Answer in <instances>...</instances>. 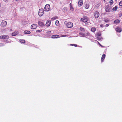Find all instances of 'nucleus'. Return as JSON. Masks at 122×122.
I'll list each match as a JSON object with an SVG mask.
<instances>
[{
    "mask_svg": "<svg viewBox=\"0 0 122 122\" xmlns=\"http://www.w3.org/2000/svg\"><path fill=\"white\" fill-rule=\"evenodd\" d=\"M88 20V18L86 16H84L81 18L80 21L81 22L85 23L87 22Z\"/></svg>",
    "mask_w": 122,
    "mask_h": 122,
    "instance_id": "obj_1",
    "label": "nucleus"
},
{
    "mask_svg": "<svg viewBox=\"0 0 122 122\" xmlns=\"http://www.w3.org/2000/svg\"><path fill=\"white\" fill-rule=\"evenodd\" d=\"M65 24L66 25L68 28H70L73 26V24L72 23L69 22H67L65 21L64 22Z\"/></svg>",
    "mask_w": 122,
    "mask_h": 122,
    "instance_id": "obj_2",
    "label": "nucleus"
},
{
    "mask_svg": "<svg viewBox=\"0 0 122 122\" xmlns=\"http://www.w3.org/2000/svg\"><path fill=\"white\" fill-rule=\"evenodd\" d=\"M50 9V5L49 4H47L46 5L44 9V11H48Z\"/></svg>",
    "mask_w": 122,
    "mask_h": 122,
    "instance_id": "obj_3",
    "label": "nucleus"
},
{
    "mask_svg": "<svg viewBox=\"0 0 122 122\" xmlns=\"http://www.w3.org/2000/svg\"><path fill=\"white\" fill-rule=\"evenodd\" d=\"M44 11L42 9H40L38 12V15L40 16H42L44 14Z\"/></svg>",
    "mask_w": 122,
    "mask_h": 122,
    "instance_id": "obj_4",
    "label": "nucleus"
},
{
    "mask_svg": "<svg viewBox=\"0 0 122 122\" xmlns=\"http://www.w3.org/2000/svg\"><path fill=\"white\" fill-rule=\"evenodd\" d=\"M6 25V21L4 20H3L1 24L0 25L2 27H4Z\"/></svg>",
    "mask_w": 122,
    "mask_h": 122,
    "instance_id": "obj_5",
    "label": "nucleus"
},
{
    "mask_svg": "<svg viewBox=\"0 0 122 122\" xmlns=\"http://www.w3.org/2000/svg\"><path fill=\"white\" fill-rule=\"evenodd\" d=\"M0 38L4 40L8 39L9 38V36L7 35L2 36H0Z\"/></svg>",
    "mask_w": 122,
    "mask_h": 122,
    "instance_id": "obj_6",
    "label": "nucleus"
},
{
    "mask_svg": "<svg viewBox=\"0 0 122 122\" xmlns=\"http://www.w3.org/2000/svg\"><path fill=\"white\" fill-rule=\"evenodd\" d=\"M94 15L95 18H98L100 15L98 11H96L95 12Z\"/></svg>",
    "mask_w": 122,
    "mask_h": 122,
    "instance_id": "obj_7",
    "label": "nucleus"
},
{
    "mask_svg": "<svg viewBox=\"0 0 122 122\" xmlns=\"http://www.w3.org/2000/svg\"><path fill=\"white\" fill-rule=\"evenodd\" d=\"M37 26V25L36 24H34L31 25V28L32 29H34L36 28Z\"/></svg>",
    "mask_w": 122,
    "mask_h": 122,
    "instance_id": "obj_8",
    "label": "nucleus"
},
{
    "mask_svg": "<svg viewBox=\"0 0 122 122\" xmlns=\"http://www.w3.org/2000/svg\"><path fill=\"white\" fill-rule=\"evenodd\" d=\"M111 8L109 6L107 5L106 7V11L107 12H109L110 11Z\"/></svg>",
    "mask_w": 122,
    "mask_h": 122,
    "instance_id": "obj_9",
    "label": "nucleus"
},
{
    "mask_svg": "<svg viewBox=\"0 0 122 122\" xmlns=\"http://www.w3.org/2000/svg\"><path fill=\"white\" fill-rule=\"evenodd\" d=\"M83 1L82 0H80L78 2V5L79 6H81L83 4Z\"/></svg>",
    "mask_w": 122,
    "mask_h": 122,
    "instance_id": "obj_10",
    "label": "nucleus"
},
{
    "mask_svg": "<svg viewBox=\"0 0 122 122\" xmlns=\"http://www.w3.org/2000/svg\"><path fill=\"white\" fill-rule=\"evenodd\" d=\"M116 31L120 32L122 31L121 28L119 27H117L116 29Z\"/></svg>",
    "mask_w": 122,
    "mask_h": 122,
    "instance_id": "obj_11",
    "label": "nucleus"
},
{
    "mask_svg": "<svg viewBox=\"0 0 122 122\" xmlns=\"http://www.w3.org/2000/svg\"><path fill=\"white\" fill-rule=\"evenodd\" d=\"M60 37L58 35H53L51 36V38L53 39L57 38Z\"/></svg>",
    "mask_w": 122,
    "mask_h": 122,
    "instance_id": "obj_12",
    "label": "nucleus"
},
{
    "mask_svg": "<svg viewBox=\"0 0 122 122\" xmlns=\"http://www.w3.org/2000/svg\"><path fill=\"white\" fill-rule=\"evenodd\" d=\"M38 24L41 27H43L45 25L44 23L40 21L38 22Z\"/></svg>",
    "mask_w": 122,
    "mask_h": 122,
    "instance_id": "obj_13",
    "label": "nucleus"
},
{
    "mask_svg": "<svg viewBox=\"0 0 122 122\" xmlns=\"http://www.w3.org/2000/svg\"><path fill=\"white\" fill-rule=\"evenodd\" d=\"M51 21L50 20L47 21L46 24V26H49L50 25Z\"/></svg>",
    "mask_w": 122,
    "mask_h": 122,
    "instance_id": "obj_14",
    "label": "nucleus"
},
{
    "mask_svg": "<svg viewBox=\"0 0 122 122\" xmlns=\"http://www.w3.org/2000/svg\"><path fill=\"white\" fill-rule=\"evenodd\" d=\"M106 56L105 55V54H103L101 58V62H102L104 60Z\"/></svg>",
    "mask_w": 122,
    "mask_h": 122,
    "instance_id": "obj_15",
    "label": "nucleus"
},
{
    "mask_svg": "<svg viewBox=\"0 0 122 122\" xmlns=\"http://www.w3.org/2000/svg\"><path fill=\"white\" fill-rule=\"evenodd\" d=\"M28 23L27 21H23L22 22V24L23 25H26Z\"/></svg>",
    "mask_w": 122,
    "mask_h": 122,
    "instance_id": "obj_16",
    "label": "nucleus"
},
{
    "mask_svg": "<svg viewBox=\"0 0 122 122\" xmlns=\"http://www.w3.org/2000/svg\"><path fill=\"white\" fill-rule=\"evenodd\" d=\"M80 35L81 37H85L86 36L85 35L82 33H80L79 34Z\"/></svg>",
    "mask_w": 122,
    "mask_h": 122,
    "instance_id": "obj_17",
    "label": "nucleus"
},
{
    "mask_svg": "<svg viewBox=\"0 0 122 122\" xmlns=\"http://www.w3.org/2000/svg\"><path fill=\"white\" fill-rule=\"evenodd\" d=\"M24 33L25 34H30V32L29 30H25L24 32Z\"/></svg>",
    "mask_w": 122,
    "mask_h": 122,
    "instance_id": "obj_18",
    "label": "nucleus"
},
{
    "mask_svg": "<svg viewBox=\"0 0 122 122\" xmlns=\"http://www.w3.org/2000/svg\"><path fill=\"white\" fill-rule=\"evenodd\" d=\"M70 10L71 11H73L74 10V9L73 7H72V4L71 3H70Z\"/></svg>",
    "mask_w": 122,
    "mask_h": 122,
    "instance_id": "obj_19",
    "label": "nucleus"
},
{
    "mask_svg": "<svg viewBox=\"0 0 122 122\" xmlns=\"http://www.w3.org/2000/svg\"><path fill=\"white\" fill-rule=\"evenodd\" d=\"M18 34V32L17 31H16L12 34V35L13 36H15L17 35Z\"/></svg>",
    "mask_w": 122,
    "mask_h": 122,
    "instance_id": "obj_20",
    "label": "nucleus"
},
{
    "mask_svg": "<svg viewBox=\"0 0 122 122\" xmlns=\"http://www.w3.org/2000/svg\"><path fill=\"white\" fill-rule=\"evenodd\" d=\"M89 4H86L85 5V7L86 9H87L89 8Z\"/></svg>",
    "mask_w": 122,
    "mask_h": 122,
    "instance_id": "obj_21",
    "label": "nucleus"
},
{
    "mask_svg": "<svg viewBox=\"0 0 122 122\" xmlns=\"http://www.w3.org/2000/svg\"><path fill=\"white\" fill-rule=\"evenodd\" d=\"M96 29L94 27H92L91 28L92 31L93 32H94L96 31Z\"/></svg>",
    "mask_w": 122,
    "mask_h": 122,
    "instance_id": "obj_22",
    "label": "nucleus"
},
{
    "mask_svg": "<svg viewBox=\"0 0 122 122\" xmlns=\"http://www.w3.org/2000/svg\"><path fill=\"white\" fill-rule=\"evenodd\" d=\"M67 10V7H65L63 8L62 9V11L64 12H65L66 11V10Z\"/></svg>",
    "mask_w": 122,
    "mask_h": 122,
    "instance_id": "obj_23",
    "label": "nucleus"
},
{
    "mask_svg": "<svg viewBox=\"0 0 122 122\" xmlns=\"http://www.w3.org/2000/svg\"><path fill=\"white\" fill-rule=\"evenodd\" d=\"M118 8V7L116 5L115 6L113 7L112 9L113 11H116L117 9Z\"/></svg>",
    "mask_w": 122,
    "mask_h": 122,
    "instance_id": "obj_24",
    "label": "nucleus"
},
{
    "mask_svg": "<svg viewBox=\"0 0 122 122\" xmlns=\"http://www.w3.org/2000/svg\"><path fill=\"white\" fill-rule=\"evenodd\" d=\"M57 18H58V17L57 16L54 17L51 19V20H55L57 19Z\"/></svg>",
    "mask_w": 122,
    "mask_h": 122,
    "instance_id": "obj_25",
    "label": "nucleus"
},
{
    "mask_svg": "<svg viewBox=\"0 0 122 122\" xmlns=\"http://www.w3.org/2000/svg\"><path fill=\"white\" fill-rule=\"evenodd\" d=\"M55 24L57 26H58L59 25V22L58 20H56V21Z\"/></svg>",
    "mask_w": 122,
    "mask_h": 122,
    "instance_id": "obj_26",
    "label": "nucleus"
},
{
    "mask_svg": "<svg viewBox=\"0 0 122 122\" xmlns=\"http://www.w3.org/2000/svg\"><path fill=\"white\" fill-rule=\"evenodd\" d=\"M20 42L21 43H24L25 42V41L24 40H20Z\"/></svg>",
    "mask_w": 122,
    "mask_h": 122,
    "instance_id": "obj_27",
    "label": "nucleus"
},
{
    "mask_svg": "<svg viewBox=\"0 0 122 122\" xmlns=\"http://www.w3.org/2000/svg\"><path fill=\"white\" fill-rule=\"evenodd\" d=\"M120 22V21L118 20H117L114 21V23L115 24H117Z\"/></svg>",
    "mask_w": 122,
    "mask_h": 122,
    "instance_id": "obj_28",
    "label": "nucleus"
},
{
    "mask_svg": "<svg viewBox=\"0 0 122 122\" xmlns=\"http://www.w3.org/2000/svg\"><path fill=\"white\" fill-rule=\"evenodd\" d=\"M96 37L97 38V39L101 41L102 40V38L100 37V36H96Z\"/></svg>",
    "mask_w": 122,
    "mask_h": 122,
    "instance_id": "obj_29",
    "label": "nucleus"
},
{
    "mask_svg": "<svg viewBox=\"0 0 122 122\" xmlns=\"http://www.w3.org/2000/svg\"><path fill=\"white\" fill-rule=\"evenodd\" d=\"M85 35L86 36L85 37H86L87 36H90V34L89 32H87Z\"/></svg>",
    "mask_w": 122,
    "mask_h": 122,
    "instance_id": "obj_30",
    "label": "nucleus"
},
{
    "mask_svg": "<svg viewBox=\"0 0 122 122\" xmlns=\"http://www.w3.org/2000/svg\"><path fill=\"white\" fill-rule=\"evenodd\" d=\"M113 3V1L112 0H111L109 2V3H110V4L111 5H112Z\"/></svg>",
    "mask_w": 122,
    "mask_h": 122,
    "instance_id": "obj_31",
    "label": "nucleus"
},
{
    "mask_svg": "<svg viewBox=\"0 0 122 122\" xmlns=\"http://www.w3.org/2000/svg\"><path fill=\"white\" fill-rule=\"evenodd\" d=\"M119 5L121 6H122V1H120L119 3Z\"/></svg>",
    "mask_w": 122,
    "mask_h": 122,
    "instance_id": "obj_32",
    "label": "nucleus"
},
{
    "mask_svg": "<svg viewBox=\"0 0 122 122\" xmlns=\"http://www.w3.org/2000/svg\"><path fill=\"white\" fill-rule=\"evenodd\" d=\"M97 36H100L101 35V34L100 33H98L97 34Z\"/></svg>",
    "mask_w": 122,
    "mask_h": 122,
    "instance_id": "obj_33",
    "label": "nucleus"
},
{
    "mask_svg": "<svg viewBox=\"0 0 122 122\" xmlns=\"http://www.w3.org/2000/svg\"><path fill=\"white\" fill-rule=\"evenodd\" d=\"M80 30L81 31H83L84 30V28H81V27H80Z\"/></svg>",
    "mask_w": 122,
    "mask_h": 122,
    "instance_id": "obj_34",
    "label": "nucleus"
},
{
    "mask_svg": "<svg viewBox=\"0 0 122 122\" xmlns=\"http://www.w3.org/2000/svg\"><path fill=\"white\" fill-rule=\"evenodd\" d=\"M85 23V25H87L90 24V23L89 22H86Z\"/></svg>",
    "mask_w": 122,
    "mask_h": 122,
    "instance_id": "obj_35",
    "label": "nucleus"
},
{
    "mask_svg": "<svg viewBox=\"0 0 122 122\" xmlns=\"http://www.w3.org/2000/svg\"><path fill=\"white\" fill-rule=\"evenodd\" d=\"M70 45L72 46H74L76 47L77 46V45L75 44H71Z\"/></svg>",
    "mask_w": 122,
    "mask_h": 122,
    "instance_id": "obj_36",
    "label": "nucleus"
},
{
    "mask_svg": "<svg viewBox=\"0 0 122 122\" xmlns=\"http://www.w3.org/2000/svg\"><path fill=\"white\" fill-rule=\"evenodd\" d=\"M42 31V30H37L36 31V32H41Z\"/></svg>",
    "mask_w": 122,
    "mask_h": 122,
    "instance_id": "obj_37",
    "label": "nucleus"
},
{
    "mask_svg": "<svg viewBox=\"0 0 122 122\" xmlns=\"http://www.w3.org/2000/svg\"><path fill=\"white\" fill-rule=\"evenodd\" d=\"M104 21L106 22H107L109 20L107 19H105Z\"/></svg>",
    "mask_w": 122,
    "mask_h": 122,
    "instance_id": "obj_38",
    "label": "nucleus"
},
{
    "mask_svg": "<svg viewBox=\"0 0 122 122\" xmlns=\"http://www.w3.org/2000/svg\"><path fill=\"white\" fill-rule=\"evenodd\" d=\"M51 33V31H49L46 32V33L48 34H50Z\"/></svg>",
    "mask_w": 122,
    "mask_h": 122,
    "instance_id": "obj_39",
    "label": "nucleus"
},
{
    "mask_svg": "<svg viewBox=\"0 0 122 122\" xmlns=\"http://www.w3.org/2000/svg\"><path fill=\"white\" fill-rule=\"evenodd\" d=\"M3 0L5 2H7L8 1V0Z\"/></svg>",
    "mask_w": 122,
    "mask_h": 122,
    "instance_id": "obj_40",
    "label": "nucleus"
},
{
    "mask_svg": "<svg viewBox=\"0 0 122 122\" xmlns=\"http://www.w3.org/2000/svg\"><path fill=\"white\" fill-rule=\"evenodd\" d=\"M4 45V44L3 43H1L0 44V46H2Z\"/></svg>",
    "mask_w": 122,
    "mask_h": 122,
    "instance_id": "obj_41",
    "label": "nucleus"
},
{
    "mask_svg": "<svg viewBox=\"0 0 122 122\" xmlns=\"http://www.w3.org/2000/svg\"><path fill=\"white\" fill-rule=\"evenodd\" d=\"M66 36V35H62L60 37H65Z\"/></svg>",
    "mask_w": 122,
    "mask_h": 122,
    "instance_id": "obj_42",
    "label": "nucleus"
},
{
    "mask_svg": "<svg viewBox=\"0 0 122 122\" xmlns=\"http://www.w3.org/2000/svg\"><path fill=\"white\" fill-rule=\"evenodd\" d=\"M109 24H107L106 25V26L107 27H108L109 26Z\"/></svg>",
    "mask_w": 122,
    "mask_h": 122,
    "instance_id": "obj_43",
    "label": "nucleus"
},
{
    "mask_svg": "<svg viewBox=\"0 0 122 122\" xmlns=\"http://www.w3.org/2000/svg\"><path fill=\"white\" fill-rule=\"evenodd\" d=\"M100 26L101 27H102L103 26V25L102 24Z\"/></svg>",
    "mask_w": 122,
    "mask_h": 122,
    "instance_id": "obj_44",
    "label": "nucleus"
},
{
    "mask_svg": "<svg viewBox=\"0 0 122 122\" xmlns=\"http://www.w3.org/2000/svg\"><path fill=\"white\" fill-rule=\"evenodd\" d=\"M98 43H99V44L100 46H102V45H101V44H100V43H99V42L98 41Z\"/></svg>",
    "mask_w": 122,
    "mask_h": 122,
    "instance_id": "obj_45",
    "label": "nucleus"
},
{
    "mask_svg": "<svg viewBox=\"0 0 122 122\" xmlns=\"http://www.w3.org/2000/svg\"><path fill=\"white\" fill-rule=\"evenodd\" d=\"M1 6V4L0 3V7Z\"/></svg>",
    "mask_w": 122,
    "mask_h": 122,
    "instance_id": "obj_46",
    "label": "nucleus"
},
{
    "mask_svg": "<svg viewBox=\"0 0 122 122\" xmlns=\"http://www.w3.org/2000/svg\"><path fill=\"white\" fill-rule=\"evenodd\" d=\"M15 1H17L18 0H15Z\"/></svg>",
    "mask_w": 122,
    "mask_h": 122,
    "instance_id": "obj_47",
    "label": "nucleus"
}]
</instances>
